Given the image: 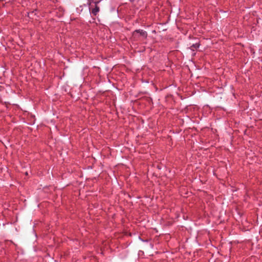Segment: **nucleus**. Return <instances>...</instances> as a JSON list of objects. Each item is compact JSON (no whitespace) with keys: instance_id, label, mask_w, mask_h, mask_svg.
Masks as SVG:
<instances>
[{"instance_id":"3","label":"nucleus","mask_w":262,"mask_h":262,"mask_svg":"<svg viewBox=\"0 0 262 262\" xmlns=\"http://www.w3.org/2000/svg\"><path fill=\"white\" fill-rule=\"evenodd\" d=\"M199 45L197 43L193 44L191 46V49L192 50H194V49H196L199 47Z\"/></svg>"},{"instance_id":"2","label":"nucleus","mask_w":262,"mask_h":262,"mask_svg":"<svg viewBox=\"0 0 262 262\" xmlns=\"http://www.w3.org/2000/svg\"><path fill=\"white\" fill-rule=\"evenodd\" d=\"M138 33H139L144 38H146L147 35L146 32L143 30H136L133 32V36L135 37Z\"/></svg>"},{"instance_id":"1","label":"nucleus","mask_w":262,"mask_h":262,"mask_svg":"<svg viewBox=\"0 0 262 262\" xmlns=\"http://www.w3.org/2000/svg\"><path fill=\"white\" fill-rule=\"evenodd\" d=\"M100 2V1L97 2H93L90 3V9H91V12L94 15H96L98 12L99 11V7L98 6L97 4Z\"/></svg>"}]
</instances>
